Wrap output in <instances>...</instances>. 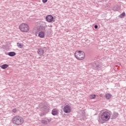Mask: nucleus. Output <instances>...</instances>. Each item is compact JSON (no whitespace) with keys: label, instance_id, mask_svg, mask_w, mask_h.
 <instances>
[{"label":"nucleus","instance_id":"f257e3e1","mask_svg":"<svg viewBox=\"0 0 126 126\" xmlns=\"http://www.w3.org/2000/svg\"><path fill=\"white\" fill-rule=\"evenodd\" d=\"M111 118V114L108 111H105L101 114V119H98V122L100 124H103V122H108Z\"/></svg>","mask_w":126,"mask_h":126},{"label":"nucleus","instance_id":"f03ea898","mask_svg":"<svg viewBox=\"0 0 126 126\" xmlns=\"http://www.w3.org/2000/svg\"><path fill=\"white\" fill-rule=\"evenodd\" d=\"M12 123L16 126H21L24 123V119L21 116H15L12 119Z\"/></svg>","mask_w":126,"mask_h":126},{"label":"nucleus","instance_id":"7ed1b4c3","mask_svg":"<svg viewBox=\"0 0 126 126\" xmlns=\"http://www.w3.org/2000/svg\"><path fill=\"white\" fill-rule=\"evenodd\" d=\"M74 56L76 59L79 61H82L85 59V53L83 51H77L75 52Z\"/></svg>","mask_w":126,"mask_h":126},{"label":"nucleus","instance_id":"20e7f679","mask_svg":"<svg viewBox=\"0 0 126 126\" xmlns=\"http://www.w3.org/2000/svg\"><path fill=\"white\" fill-rule=\"evenodd\" d=\"M19 29L21 32L26 33L29 31L30 28L28 24L26 23H23L20 25Z\"/></svg>","mask_w":126,"mask_h":126},{"label":"nucleus","instance_id":"39448f33","mask_svg":"<svg viewBox=\"0 0 126 126\" xmlns=\"http://www.w3.org/2000/svg\"><path fill=\"white\" fill-rule=\"evenodd\" d=\"M63 112L66 114H69L71 112V107L69 105H65L63 108Z\"/></svg>","mask_w":126,"mask_h":126},{"label":"nucleus","instance_id":"423d86ee","mask_svg":"<svg viewBox=\"0 0 126 126\" xmlns=\"http://www.w3.org/2000/svg\"><path fill=\"white\" fill-rule=\"evenodd\" d=\"M51 121H52V119H48V118H44V119L42 120L41 121V123L43 125H47L49 123H51Z\"/></svg>","mask_w":126,"mask_h":126},{"label":"nucleus","instance_id":"0eeeda50","mask_svg":"<svg viewBox=\"0 0 126 126\" xmlns=\"http://www.w3.org/2000/svg\"><path fill=\"white\" fill-rule=\"evenodd\" d=\"M47 50V48L43 47L42 48H39L38 49L37 53L40 56H43L44 55V50Z\"/></svg>","mask_w":126,"mask_h":126},{"label":"nucleus","instance_id":"6e6552de","mask_svg":"<svg viewBox=\"0 0 126 126\" xmlns=\"http://www.w3.org/2000/svg\"><path fill=\"white\" fill-rule=\"evenodd\" d=\"M46 19L48 22H52L54 20V17L52 15H48L46 16Z\"/></svg>","mask_w":126,"mask_h":126},{"label":"nucleus","instance_id":"1a4fd4ad","mask_svg":"<svg viewBox=\"0 0 126 126\" xmlns=\"http://www.w3.org/2000/svg\"><path fill=\"white\" fill-rule=\"evenodd\" d=\"M119 117V113L118 112H114L111 116L112 120H115Z\"/></svg>","mask_w":126,"mask_h":126},{"label":"nucleus","instance_id":"9d476101","mask_svg":"<svg viewBox=\"0 0 126 126\" xmlns=\"http://www.w3.org/2000/svg\"><path fill=\"white\" fill-rule=\"evenodd\" d=\"M52 114L53 116H57L59 115V110L57 109H54L52 110Z\"/></svg>","mask_w":126,"mask_h":126},{"label":"nucleus","instance_id":"9b49d317","mask_svg":"<svg viewBox=\"0 0 126 126\" xmlns=\"http://www.w3.org/2000/svg\"><path fill=\"white\" fill-rule=\"evenodd\" d=\"M38 37L41 38H44V37H45V32H40L39 33H38Z\"/></svg>","mask_w":126,"mask_h":126},{"label":"nucleus","instance_id":"f8f14e48","mask_svg":"<svg viewBox=\"0 0 126 126\" xmlns=\"http://www.w3.org/2000/svg\"><path fill=\"white\" fill-rule=\"evenodd\" d=\"M105 97L107 100H110L111 98H112V94H106L105 95Z\"/></svg>","mask_w":126,"mask_h":126},{"label":"nucleus","instance_id":"ddd939ff","mask_svg":"<svg viewBox=\"0 0 126 126\" xmlns=\"http://www.w3.org/2000/svg\"><path fill=\"white\" fill-rule=\"evenodd\" d=\"M8 55L9 57H14L16 55V53L14 52H10L8 53Z\"/></svg>","mask_w":126,"mask_h":126},{"label":"nucleus","instance_id":"4468645a","mask_svg":"<svg viewBox=\"0 0 126 126\" xmlns=\"http://www.w3.org/2000/svg\"><path fill=\"white\" fill-rule=\"evenodd\" d=\"M8 66V65H7V64H4L3 65H2L0 67L1 68H2V69H5V68H7V67Z\"/></svg>","mask_w":126,"mask_h":126},{"label":"nucleus","instance_id":"2eb2a0df","mask_svg":"<svg viewBox=\"0 0 126 126\" xmlns=\"http://www.w3.org/2000/svg\"><path fill=\"white\" fill-rule=\"evenodd\" d=\"M126 16V13L123 12L119 16L120 18H124Z\"/></svg>","mask_w":126,"mask_h":126},{"label":"nucleus","instance_id":"dca6fc26","mask_svg":"<svg viewBox=\"0 0 126 126\" xmlns=\"http://www.w3.org/2000/svg\"><path fill=\"white\" fill-rule=\"evenodd\" d=\"M90 98L91 99H95V98H96V95L95 94H92L91 95H90Z\"/></svg>","mask_w":126,"mask_h":126},{"label":"nucleus","instance_id":"f3484780","mask_svg":"<svg viewBox=\"0 0 126 126\" xmlns=\"http://www.w3.org/2000/svg\"><path fill=\"white\" fill-rule=\"evenodd\" d=\"M17 47H18V48H20V49H21L23 47V46H22V44L19 43H17Z\"/></svg>","mask_w":126,"mask_h":126},{"label":"nucleus","instance_id":"a211bd4d","mask_svg":"<svg viewBox=\"0 0 126 126\" xmlns=\"http://www.w3.org/2000/svg\"><path fill=\"white\" fill-rule=\"evenodd\" d=\"M12 112H13V113H16V112H17V110H16V109H13L12 110Z\"/></svg>","mask_w":126,"mask_h":126},{"label":"nucleus","instance_id":"6ab92c4d","mask_svg":"<svg viewBox=\"0 0 126 126\" xmlns=\"http://www.w3.org/2000/svg\"><path fill=\"white\" fill-rule=\"evenodd\" d=\"M43 2H44V3H46V2H47V1H48V0H42Z\"/></svg>","mask_w":126,"mask_h":126},{"label":"nucleus","instance_id":"aec40b11","mask_svg":"<svg viewBox=\"0 0 126 126\" xmlns=\"http://www.w3.org/2000/svg\"><path fill=\"white\" fill-rule=\"evenodd\" d=\"M94 28H95V29H97V28H98V26L97 25H95L94 26Z\"/></svg>","mask_w":126,"mask_h":126},{"label":"nucleus","instance_id":"412c9836","mask_svg":"<svg viewBox=\"0 0 126 126\" xmlns=\"http://www.w3.org/2000/svg\"><path fill=\"white\" fill-rule=\"evenodd\" d=\"M99 67V66H96V67H95V69H98V67Z\"/></svg>","mask_w":126,"mask_h":126},{"label":"nucleus","instance_id":"4be33fe9","mask_svg":"<svg viewBox=\"0 0 126 126\" xmlns=\"http://www.w3.org/2000/svg\"><path fill=\"white\" fill-rule=\"evenodd\" d=\"M43 28V27H40V28H41V30H42V28Z\"/></svg>","mask_w":126,"mask_h":126},{"label":"nucleus","instance_id":"5701e85b","mask_svg":"<svg viewBox=\"0 0 126 126\" xmlns=\"http://www.w3.org/2000/svg\"><path fill=\"white\" fill-rule=\"evenodd\" d=\"M49 27H52V25H50V26H49Z\"/></svg>","mask_w":126,"mask_h":126},{"label":"nucleus","instance_id":"b1692460","mask_svg":"<svg viewBox=\"0 0 126 126\" xmlns=\"http://www.w3.org/2000/svg\"><path fill=\"white\" fill-rule=\"evenodd\" d=\"M44 30H45V28H44Z\"/></svg>","mask_w":126,"mask_h":126}]
</instances>
